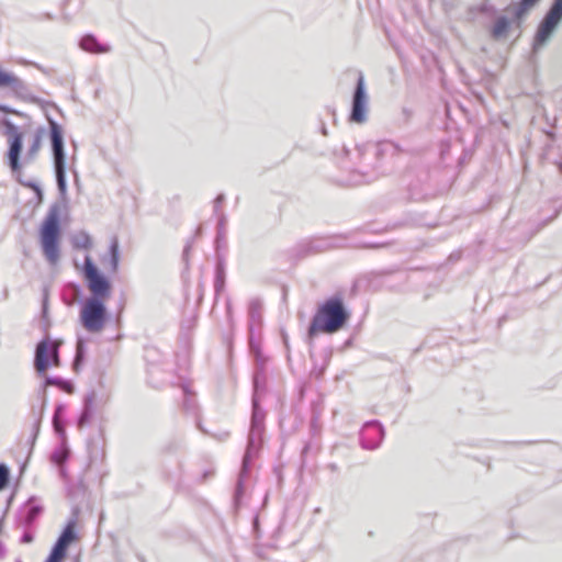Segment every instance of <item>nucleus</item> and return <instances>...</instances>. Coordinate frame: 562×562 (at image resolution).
<instances>
[{"mask_svg":"<svg viewBox=\"0 0 562 562\" xmlns=\"http://www.w3.org/2000/svg\"><path fill=\"white\" fill-rule=\"evenodd\" d=\"M82 276L91 296L82 303L79 319L88 333L99 334L105 328L109 321L106 302L112 295V283L99 270L90 256L85 258Z\"/></svg>","mask_w":562,"mask_h":562,"instance_id":"nucleus-1","label":"nucleus"},{"mask_svg":"<svg viewBox=\"0 0 562 562\" xmlns=\"http://www.w3.org/2000/svg\"><path fill=\"white\" fill-rule=\"evenodd\" d=\"M3 125L5 127V135L8 137L9 144V148L5 155L8 165L13 172H20L22 168L21 154L24 139L26 138L29 142V146L23 157L24 162L27 164L34 161L41 151L43 143V131L37 128L24 133L10 121H4Z\"/></svg>","mask_w":562,"mask_h":562,"instance_id":"nucleus-2","label":"nucleus"},{"mask_svg":"<svg viewBox=\"0 0 562 562\" xmlns=\"http://www.w3.org/2000/svg\"><path fill=\"white\" fill-rule=\"evenodd\" d=\"M349 313L340 297H330L318 305L308 327L311 338L319 334H335L347 323Z\"/></svg>","mask_w":562,"mask_h":562,"instance_id":"nucleus-3","label":"nucleus"},{"mask_svg":"<svg viewBox=\"0 0 562 562\" xmlns=\"http://www.w3.org/2000/svg\"><path fill=\"white\" fill-rule=\"evenodd\" d=\"M40 243L47 261L56 265L60 257V223L57 211H49L40 226Z\"/></svg>","mask_w":562,"mask_h":562,"instance_id":"nucleus-4","label":"nucleus"},{"mask_svg":"<svg viewBox=\"0 0 562 562\" xmlns=\"http://www.w3.org/2000/svg\"><path fill=\"white\" fill-rule=\"evenodd\" d=\"M58 348L59 342L48 338L38 342L34 360L38 373H45L50 367H59Z\"/></svg>","mask_w":562,"mask_h":562,"instance_id":"nucleus-5","label":"nucleus"},{"mask_svg":"<svg viewBox=\"0 0 562 562\" xmlns=\"http://www.w3.org/2000/svg\"><path fill=\"white\" fill-rule=\"evenodd\" d=\"M79 540L76 531V522L69 521L54 544L45 562H64L67 557V550L71 543Z\"/></svg>","mask_w":562,"mask_h":562,"instance_id":"nucleus-6","label":"nucleus"},{"mask_svg":"<svg viewBox=\"0 0 562 562\" xmlns=\"http://www.w3.org/2000/svg\"><path fill=\"white\" fill-rule=\"evenodd\" d=\"M50 138L58 187L60 190H64L66 187L64 142L61 132L56 124L52 125Z\"/></svg>","mask_w":562,"mask_h":562,"instance_id":"nucleus-7","label":"nucleus"},{"mask_svg":"<svg viewBox=\"0 0 562 562\" xmlns=\"http://www.w3.org/2000/svg\"><path fill=\"white\" fill-rule=\"evenodd\" d=\"M562 19V0H554L551 9L539 25L536 35L537 44H543L552 34L557 25Z\"/></svg>","mask_w":562,"mask_h":562,"instance_id":"nucleus-8","label":"nucleus"},{"mask_svg":"<svg viewBox=\"0 0 562 562\" xmlns=\"http://www.w3.org/2000/svg\"><path fill=\"white\" fill-rule=\"evenodd\" d=\"M366 104L367 97L364 92V79L362 75H360L357 81L352 101V111L350 115V120L352 122L362 123L366 120Z\"/></svg>","mask_w":562,"mask_h":562,"instance_id":"nucleus-9","label":"nucleus"},{"mask_svg":"<svg viewBox=\"0 0 562 562\" xmlns=\"http://www.w3.org/2000/svg\"><path fill=\"white\" fill-rule=\"evenodd\" d=\"M509 25H510V22L508 19L502 16V18H498L492 30H491V35L494 40H499L502 37H504L508 30H509Z\"/></svg>","mask_w":562,"mask_h":562,"instance_id":"nucleus-10","label":"nucleus"},{"mask_svg":"<svg viewBox=\"0 0 562 562\" xmlns=\"http://www.w3.org/2000/svg\"><path fill=\"white\" fill-rule=\"evenodd\" d=\"M22 81L15 75L4 71L0 68V88L19 89Z\"/></svg>","mask_w":562,"mask_h":562,"instance_id":"nucleus-11","label":"nucleus"},{"mask_svg":"<svg viewBox=\"0 0 562 562\" xmlns=\"http://www.w3.org/2000/svg\"><path fill=\"white\" fill-rule=\"evenodd\" d=\"M81 48L89 53H106L109 47H105L97 42L93 36H86L81 40Z\"/></svg>","mask_w":562,"mask_h":562,"instance_id":"nucleus-12","label":"nucleus"},{"mask_svg":"<svg viewBox=\"0 0 562 562\" xmlns=\"http://www.w3.org/2000/svg\"><path fill=\"white\" fill-rule=\"evenodd\" d=\"M539 0H521L515 8V18L520 20L524 18Z\"/></svg>","mask_w":562,"mask_h":562,"instance_id":"nucleus-13","label":"nucleus"},{"mask_svg":"<svg viewBox=\"0 0 562 562\" xmlns=\"http://www.w3.org/2000/svg\"><path fill=\"white\" fill-rule=\"evenodd\" d=\"M109 252H110V257H111V262H110L111 270L113 272H116L117 268H119V260H120L119 244L116 240H114L111 244Z\"/></svg>","mask_w":562,"mask_h":562,"instance_id":"nucleus-14","label":"nucleus"},{"mask_svg":"<svg viewBox=\"0 0 562 562\" xmlns=\"http://www.w3.org/2000/svg\"><path fill=\"white\" fill-rule=\"evenodd\" d=\"M74 245L76 248L89 249L92 246V240L87 234L76 236Z\"/></svg>","mask_w":562,"mask_h":562,"instance_id":"nucleus-15","label":"nucleus"},{"mask_svg":"<svg viewBox=\"0 0 562 562\" xmlns=\"http://www.w3.org/2000/svg\"><path fill=\"white\" fill-rule=\"evenodd\" d=\"M9 480V471L8 469L0 464V491L4 488Z\"/></svg>","mask_w":562,"mask_h":562,"instance_id":"nucleus-16","label":"nucleus"},{"mask_svg":"<svg viewBox=\"0 0 562 562\" xmlns=\"http://www.w3.org/2000/svg\"><path fill=\"white\" fill-rule=\"evenodd\" d=\"M27 187L35 191V193L40 198V200L42 199V191L37 184L29 183Z\"/></svg>","mask_w":562,"mask_h":562,"instance_id":"nucleus-17","label":"nucleus"}]
</instances>
